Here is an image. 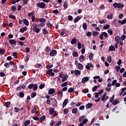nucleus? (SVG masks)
Returning <instances> with one entry per match:
<instances>
[{"mask_svg": "<svg viewBox=\"0 0 126 126\" xmlns=\"http://www.w3.org/2000/svg\"><path fill=\"white\" fill-rule=\"evenodd\" d=\"M113 6L115 7V8H123L124 7V5L123 3H117L115 2L113 4Z\"/></svg>", "mask_w": 126, "mask_h": 126, "instance_id": "obj_1", "label": "nucleus"}, {"mask_svg": "<svg viewBox=\"0 0 126 126\" xmlns=\"http://www.w3.org/2000/svg\"><path fill=\"white\" fill-rule=\"evenodd\" d=\"M49 114L50 115H53V117H57V111H55V108H50L49 110Z\"/></svg>", "mask_w": 126, "mask_h": 126, "instance_id": "obj_2", "label": "nucleus"}, {"mask_svg": "<svg viewBox=\"0 0 126 126\" xmlns=\"http://www.w3.org/2000/svg\"><path fill=\"white\" fill-rule=\"evenodd\" d=\"M57 54H58V52H57V50H52L50 51L49 53V55L50 56V57H56Z\"/></svg>", "mask_w": 126, "mask_h": 126, "instance_id": "obj_3", "label": "nucleus"}, {"mask_svg": "<svg viewBox=\"0 0 126 126\" xmlns=\"http://www.w3.org/2000/svg\"><path fill=\"white\" fill-rule=\"evenodd\" d=\"M37 5L38 7H40V8H45L46 7V3L43 2H38Z\"/></svg>", "mask_w": 126, "mask_h": 126, "instance_id": "obj_4", "label": "nucleus"}, {"mask_svg": "<svg viewBox=\"0 0 126 126\" xmlns=\"http://www.w3.org/2000/svg\"><path fill=\"white\" fill-rule=\"evenodd\" d=\"M104 36L105 37V38H107V37H108V33H107V32H102V34L99 35V38L100 40H103Z\"/></svg>", "mask_w": 126, "mask_h": 126, "instance_id": "obj_5", "label": "nucleus"}, {"mask_svg": "<svg viewBox=\"0 0 126 126\" xmlns=\"http://www.w3.org/2000/svg\"><path fill=\"white\" fill-rule=\"evenodd\" d=\"M33 31L35 32V33H39L40 32V29L37 27V24H34L33 25Z\"/></svg>", "mask_w": 126, "mask_h": 126, "instance_id": "obj_6", "label": "nucleus"}, {"mask_svg": "<svg viewBox=\"0 0 126 126\" xmlns=\"http://www.w3.org/2000/svg\"><path fill=\"white\" fill-rule=\"evenodd\" d=\"M75 64L77 65V67H78V69L80 70H82L83 69V65L81 64V63H79L78 64L76 63H75Z\"/></svg>", "mask_w": 126, "mask_h": 126, "instance_id": "obj_7", "label": "nucleus"}, {"mask_svg": "<svg viewBox=\"0 0 126 126\" xmlns=\"http://www.w3.org/2000/svg\"><path fill=\"white\" fill-rule=\"evenodd\" d=\"M46 73L51 76H54V75H55V73L53 72V69H50L49 70H47Z\"/></svg>", "mask_w": 126, "mask_h": 126, "instance_id": "obj_8", "label": "nucleus"}, {"mask_svg": "<svg viewBox=\"0 0 126 126\" xmlns=\"http://www.w3.org/2000/svg\"><path fill=\"white\" fill-rule=\"evenodd\" d=\"M63 94L62 92H58V96H57V99L58 100L62 99V98H63Z\"/></svg>", "mask_w": 126, "mask_h": 126, "instance_id": "obj_9", "label": "nucleus"}, {"mask_svg": "<svg viewBox=\"0 0 126 126\" xmlns=\"http://www.w3.org/2000/svg\"><path fill=\"white\" fill-rule=\"evenodd\" d=\"M88 80H89V77H85L82 79L81 82L82 83H85V82H87Z\"/></svg>", "mask_w": 126, "mask_h": 126, "instance_id": "obj_10", "label": "nucleus"}, {"mask_svg": "<svg viewBox=\"0 0 126 126\" xmlns=\"http://www.w3.org/2000/svg\"><path fill=\"white\" fill-rule=\"evenodd\" d=\"M115 40L117 42V44H120V42H121V37L117 36L115 37Z\"/></svg>", "mask_w": 126, "mask_h": 126, "instance_id": "obj_11", "label": "nucleus"}, {"mask_svg": "<svg viewBox=\"0 0 126 126\" xmlns=\"http://www.w3.org/2000/svg\"><path fill=\"white\" fill-rule=\"evenodd\" d=\"M25 31H27V27H26L22 28L20 29V32H21V33H24Z\"/></svg>", "mask_w": 126, "mask_h": 126, "instance_id": "obj_12", "label": "nucleus"}, {"mask_svg": "<svg viewBox=\"0 0 126 126\" xmlns=\"http://www.w3.org/2000/svg\"><path fill=\"white\" fill-rule=\"evenodd\" d=\"M9 43L10 45H15L16 44V40L14 39H10L9 40Z\"/></svg>", "mask_w": 126, "mask_h": 126, "instance_id": "obj_13", "label": "nucleus"}, {"mask_svg": "<svg viewBox=\"0 0 126 126\" xmlns=\"http://www.w3.org/2000/svg\"><path fill=\"white\" fill-rule=\"evenodd\" d=\"M55 89H50L48 91V94H49V95H52V94H54L55 93Z\"/></svg>", "mask_w": 126, "mask_h": 126, "instance_id": "obj_14", "label": "nucleus"}, {"mask_svg": "<svg viewBox=\"0 0 126 126\" xmlns=\"http://www.w3.org/2000/svg\"><path fill=\"white\" fill-rule=\"evenodd\" d=\"M23 22L24 23V24L26 25V26H29V22L28 21V20L24 19L23 20Z\"/></svg>", "mask_w": 126, "mask_h": 126, "instance_id": "obj_15", "label": "nucleus"}, {"mask_svg": "<svg viewBox=\"0 0 126 126\" xmlns=\"http://www.w3.org/2000/svg\"><path fill=\"white\" fill-rule=\"evenodd\" d=\"M79 60L80 63H83L84 62V56L83 55H81L79 58Z\"/></svg>", "mask_w": 126, "mask_h": 126, "instance_id": "obj_16", "label": "nucleus"}, {"mask_svg": "<svg viewBox=\"0 0 126 126\" xmlns=\"http://www.w3.org/2000/svg\"><path fill=\"white\" fill-rule=\"evenodd\" d=\"M68 102V99H65L63 102V108H64V107H65V106H66V105H67V102Z\"/></svg>", "mask_w": 126, "mask_h": 126, "instance_id": "obj_17", "label": "nucleus"}, {"mask_svg": "<svg viewBox=\"0 0 126 126\" xmlns=\"http://www.w3.org/2000/svg\"><path fill=\"white\" fill-rule=\"evenodd\" d=\"M116 48H115V46H110L109 48V51H110L111 52H114L115 51Z\"/></svg>", "mask_w": 126, "mask_h": 126, "instance_id": "obj_18", "label": "nucleus"}, {"mask_svg": "<svg viewBox=\"0 0 126 126\" xmlns=\"http://www.w3.org/2000/svg\"><path fill=\"white\" fill-rule=\"evenodd\" d=\"M45 120H46V116H41L39 119V122L40 123H42V122H44V121H45Z\"/></svg>", "mask_w": 126, "mask_h": 126, "instance_id": "obj_19", "label": "nucleus"}, {"mask_svg": "<svg viewBox=\"0 0 126 126\" xmlns=\"http://www.w3.org/2000/svg\"><path fill=\"white\" fill-rule=\"evenodd\" d=\"M47 21V20H46L45 18H41L39 19V22H40L41 23H45Z\"/></svg>", "mask_w": 126, "mask_h": 126, "instance_id": "obj_20", "label": "nucleus"}, {"mask_svg": "<svg viewBox=\"0 0 126 126\" xmlns=\"http://www.w3.org/2000/svg\"><path fill=\"white\" fill-rule=\"evenodd\" d=\"M77 41V40L76 38H73L71 41V44L72 45H74V44H76V42Z\"/></svg>", "mask_w": 126, "mask_h": 126, "instance_id": "obj_21", "label": "nucleus"}, {"mask_svg": "<svg viewBox=\"0 0 126 126\" xmlns=\"http://www.w3.org/2000/svg\"><path fill=\"white\" fill-rule=\"evenodd\" d=\"M74 73L75 75H80L81 72L79 70H75Z\"/></svg>", "mask_w": 126, "mask_h": 126, "instance_id": "obj_22", "label": "nucleus"}, {"mask_svg": "<svg viewBox=\"0 0 126 126\" xmlns=\"http://www.w3.org/2000/svg\"><path fill=\"white\" fill-rule=\"evenodd\" d=\"M94 57V54L93 53H91L90 55L89 56V58L90 61H92V60H93V58Z\"/></svg>", "mask_w": 126, "mask_h": 126, "instance_id": "obj_23", "label": "nucleus"}, {"mask_svg": "<svg viewBox=\"0 0 126 126\" xmlns=\"http://www.w3.org/2000/svg\"><path fill=\"white\" fill-rule=\"evenodd\" d=\"M16 69H17V66H16V64H15L13 65V68L11 69L12 72H14Z\"/></svg>", "mask_w": 126, "mask_h": 126, "instance_id": "obj_24", "label": "nucleus"}, {"mask_svg": "<svg viewBox=\"0 0 126 126\" xmlns=\"http://www.w3.org/2000/svg\"><path fill=\"white\" fill-rule=\"evenodd\" d=\"M67 78H68V76H67V74H65L64 76H63V80L62 81L63 82H64V81H65V80L66 79H67Z\"/></svg>", "mask_w": 126, "mask_h": 126, "instance_id": "obj_25", "label": "nucleus"}, {"mask_svg": "<svg viewBox=\"0 0 126 126\" xmlns=\"http://www.w3.org/2000/svg\"><path fill=\"white\" fill-rule=\"evenodd\" d=\"M83 28L84 30H87V23L85 22L83 24Z\"/></svg>", "mask_w": 126, "mask_h": 126, "instance_id": "obj_26", "label": "nucleus"}, {"mask_svg": "<svg viewBox=\"0 0 126 126\" xmlns=\"http://www.w3.org/2000/svg\"><path fill=\"white\" fill-rule=\"evenodd\" d=\"M78 112V109L77 108H73L72 110V114H77Z\"/></svg>", "mask_w": 126, "mask_h": 126, "instance_id": "obj_27", "label": "nucleus"}, {"mask_svg": "<svg viewBox=\"0 0 126 126\" xmlns=\"http://www.w3.org/2000/svg\"><path fill=\"white\" fill-rule=\"evenodd\" d=\"M100 87L99 85H97V86H95L93 88V92H95V91H96V90H97V88Z\"/></svg>", "mask_w": 126, "mask_h": 126, "instance_id": "obj_28", "label": "nucleus"}, {"mask_svg": "<svg viewBox=\"0 0 126 126\" xmlns=\"http://www.w3.org/2000/svg\"><path fill=\"white\" fill-rule=\"evenodd\" d=\"M84 119H85V116H82L80 117L79 118V122H80V123H81V122H82V121H83V120H84Z\"/></svg>", "mask_w": 126, "mask_h": 126, "instance_id": "obj_29", "label": "nucleus"}, {"mask_svg": "<svg viewBox=\"0 0 126 126\" xmlns=\"http://www.w3.org/2000/svg\"><path fill=\"white\" fill-rule=\"evenodd\" d=\"M98 34H99V32H98L94 31L93 32V36L94 37L97 36Z\"/></svg>", "mask_w": 126, "mask_h": 126, "instance_id": "obj_30", "label": "nucleus"}, {"mask_svg": "<svg viewBox=\"0 0 126 126\" xmlns=\"http://www.w3.org/2000/svg\"><path fill=\"white\" fill-rule=\"evenodd\" d=\"M11 104V102H10V101H7L5 103V107L6 108H9V106H10Z\"/></svg>", "mask_w": 126, "mask_h": 126, "instance_id": "obj_31", "label": "nucleus"}, {"mask_svg": "<svg viewBox=\"0 0 126 126\" xmlns=\"http://www.w3.org/2000/svg\"><path fill=\"white\" fill-rule=\"evenodd\" d=\"M51 51V47H49L48 46H46L45 48V52L46 53H49Z\"/></svg>", "mask_w": 126, "mask_h": 126, "instance_id": "obj_32", "label": "nucleus"}, {"mask_svg": "<svg viewBox=\"0 0 126 126\" xmlns=\"http://www.w3.org/2000/svg\"><path fill=\"white\" fill-rule=\"evenodd\" d=\"M106 20L102 19L101 20H99L98 22L100 24H104V23H106Z\"/></svg>", "mask_w": 126, "mask_h": 126, "instance_id": "obj_33", "label": "nucleus"}, {"mask_svg": "<svg viewBox=\"0 0 126 126\" xmlns=\"http://www.w3.org/2000/svg\"><path fill=\"white\" fill-rule=\"evenodd\" d=\"M32 89L33 91H36L38 89V86L37 84L34 85L33 87H32Z\"/></svg>", "mask_w": 126, "mask_h": 126, "instance_id": "obj_34", "label": "nucleus"}, {"mask_svg": "<svg viewBox=\"0 0 126 126\" xmlns=\"http://www.w3.org/2000/svg\"><path fill=\"white\" fill-rule=\"evenodd\" d=\"M110 28V25L107 24L105 26H103V29L105 30H107V29H109Z\"/></svg>", "mask_w": 126, "mask_h": 126, "instance_id": "obj_35", "label": "nucleus"}, {"mask_svg": "<svg viewBox=\"0 0 126 126\" xmlns=\"http://www.w3.org/2000/svg\"><path fill=\"white\" fill-rule=\"evenodd\" d=\"M19 96L21 98H23L24 97V93L23 92H20L19 93Z\"/></svg>", "mask_w": 126, "mask_h": 126, "instance_id": "obj_36", "label": "nucleus"}, {"mask_svg": "<svg viewBox=\"0 0 126 126\" xmlns=\"http://www.w3.org/2000/svg\"><path fill=\"white\" fill-rule=\"evenodd\" d=\"M107 95V93H105L103 96L101 97V101H104L105 100V98H106V96Z\"/></svg>", "mask_w": 126, "mask_h": 126, "instance_id": "obj_37", "label": "nucleus"}, {"mask_svg": "<svg viewBox=\"0 0 126 126\" xmlns=\"http://www.w3.org/2000/svg\"><path fill=\"white\" fill-rule=\"evenodd\" d=\"M29 124H30V120H27L24 123V126H27L28 125H29Z\"/></svg>", "mask_w": 126, "mask_h": 126, "instance_id": "obj_38", "label": "nucleus"}, {"mask_svg": "<svg viewBox=\"0 0 126 126\" xmlns=\"http://www.w3.org/2000/svg\"><path fill=\"white\" fill-rule=\"evenodd\" d=\"M73 91H74V89H73V88H70L68 90V92L69 93H71L73 92Z\"/></svg>", "mask_w": 126, "mask_h": 126, "instance_id": "obj_39", "label": "nucleus"}, {"mask_svg": "<svg viewBox=\"0 0 126 126\" xmlns=\"http://www.w3.org/2000/svg\"><path fill=\"white\" fill-rule=\"evenodd\" d=\"M79 20H80V17H79V16H78L77 17H76L75 19V21H74L75 23L78 22V21H79Z\"/></svg>", "mask_w": 126, "mask_h": 126, "instance_id": "obj_40", "label": "nucleus"}, {"mask_svg": "<svg viewBox=\"0 0 126 126\" xmlns=\"http://www.w3.org/2000/svg\"><path fill=\"white\" fill-rule=\"evenodd\" d=\"M11 11L14 12L16 10V7L15 6H12L11 8Z\"/></svg>", "mask_w": 126, "mask_h": 126, "instance_id": "obj_41", "label": "nucleus"}, {"mask_svg": "<svg viewBox=\"0 0 126 126\" xmlns=\"http://www.w3.org/2000/svg\"><path fill=\"white\" fill-rule=\"evenodd\" d=\"M72 55L73 57H74V58H76V57L78 56V53H77V52H75L73 53Z\"/></svg>", "mask_w": 126, "mask_h": 126, "instance_id": "obj_42", "label": "nucleus"}, {"mask_svg": "<svg viewBox=\"0 0 126 126\" xmlns=\"http://www.w3.org/2000/svg\"><path fill=\"white\" fill-rule=\"evenodd\" d=\"M121 90V93L120 94V96H122V95H123V93L125 92V90H126V89H125V88H122Z\"/></svg>", "mask_w": 126, "mask_h": 126, "instance_id": "obj_43", "label": "nucleus"}, {"mask_svg": "<svg viewBox=\"0 0 126 126\" xmlns=\"http://www.w3.org/2000/svg\"><path fill=\"white\" fill-rule=\"evenodd\" d=\"M115 69L116 71L119 72V71H120V69H121V67H120V66H116Z\"/></svg>", "mask_w": 126, "mask_h": 126, "instance_id": "obj_44", "label": "nucleus"}, {"mask_svg": "<svg viewBox=\"0 0 126 126\" xmlns=\"http://www.w3.org/2000/svg\"><path fill=\"white\" fill-rule=\"evenodd\" d=\"M4 53H5V50H4V49H2L0 50V54H1V55H4Z\"/></svg>", "mask_w": 126, "mask_h": 126, "instance_id": "obj_45", "label": "nucleus"}, {"mask_svg": "<svg viewBox=\"0 0 126 126\" xmlns=\"http://www.w3.org/2000/svg\"><path fill=\"white\" fill-rule=\"evenodd\" d=\"M62 87H65L67 86V82H64L61 85Z\"/></svg>", "mask_w": 126, "mask_h": 126, "instance_id": "obj_46", "label": "nucleus"}, {"mask_svg": "<svg viewBox=\"0 0 126 126\" xmlns=\"http://www.w3.org/2000/svg\"><path fill=\"white\" fill-rule=\"evenodd\" d=\"M62 125V121H58L57 124H55V126H60Z\"/></svg>", "mask_w": 126, "mask_h": 126, "instance_id": "obj_47", "label": "nucleus"}, {"mask_svg": "<svg viewBox=\"0 0 126 126\" xmlns=\"http://www.w3.org/2000/svg\"><path fill=\"white\" fill-rule=\"evenodd\" d=\"M93 106V104H92V103H88L87 104V106H86V107H87L88 108H91V107H92Z\"/></svg>", "mask_w": 126, "mask_h": 126, "instance_id": "obj_48", "label": "nucleus"}, {"mask_svg": "<svg viewBox=\"0 0 126 126\" xmlns=\"http://www.w3.org/2000/svg\"><path fill=\"white\" fill-rule=\"evenodd\" d=\"M33 87H34V84H31L29 85L28 88H29V89H32V88H33Z\"/></svg>", "mask_w": 126, "mask_h": 126, "instance_id": "obj_49", "label": "nucleus"}, {"mask_svg": "<svg viewBox=\"0 0 126 126\" xmlns=\"http://www.w3.org/2000/svg\"><path fill=\"white\" fill-rule=\"evenodd\" d=\"M67 3H66V2H64V4H63V7L64 8V9H66V8H67Z\"/></svg>", "mask_w": 126, "mask_h": 126, "instance_id": "obj_50", "label": "nucleus"}, {"mask_svg": "<svg viewBox=\"0 0 126 126\" xmlns=\"http://www.w3.org/2000/svg\"><path fill=\"white\" fill-rule=\"evenodd\" d=\"M9 18H11V19H15V18H16V17L13 15H9Z\"/></svg>", "mask_w": 126, "mask_h": 126, "instance_id": "obj_51", "label": "nucleus"}, {"mask_svg": "<svg viewBox=\"0 0 126 126\" xmlns=\"http://www.w3.org/2000/svg\"><path fill=\"white\" fill-rule=\"evenodd\" d=\"M42 33H43V34H48L49 33V32H47V31L46 30V29H44L42 30Z\"/></svg>", "mask_w": 126, "mask_h": 126, "instance_id": "obj_52", "label": "nucleus"}, {"mask_svg": "<svg viewBox=\"0 0 126 126\" xmlns=\"http://www.w3.org/2000/svg\"><path fill=\"white\" fill-rule=\"evenodd\" d=\"M107 61L108 62V63L112 62V57H111V56H108L107 57Z\"/></svg>", "mask_w": 126, "mask_h": 126, "instance_id": "obj_53", "label": "nucleus"}, {"mask_svg": "<svg viewBox=\"0 0 126 126\" xmlns=\"http://www.w3.org/2000/svg\"><path fill=\"white\" fill-rule=\"evenodd\" d=\"M119 103V100H115L113 102H112V105H117Z\"/></svg>", "mask_w": 126, "mask_h": 126, "instance_id": "obj_54", "label": "nucleus"}, {"mask_svg": "<svg viewBox=\"0 0 126 126\" xmlns=\"http://www.w3.org/2000/svg\"><path fill=\"white\" fill-rule=\"evenodd\" d=\"M68 20L69 21H71L72 20H73V17H72L71 15H69V16H68Z\"/></svg>", "mask_w": 126, "mask_h": 126, "instance_id": "obj_55", "label": "nucleus"}, {"mask_svg": "<svg viewBox=\"0 0 126 126\" xmlns=\"http://www.w3.org/2000/svg\"><path fill=\"white\" fill-rule=\"evenodd\" d=\"M36 112V108H33L32 109L31 113L32 114H35Z\"/></svg>", "mask_w": 126, "mask_h": 126, "instance_id": "obj_56", "label": "nucleus"}, {"mask_svg": "<svg viewBox=\"0 0 126 126\" xmlns=\"http://www.w3.org/2000/svg\"><path fill=\"white\" fill-rule=\"evenodd\" d=\"M64 115H67L68 114V109H64Z\"/></svg>", "mask_w": 126, "mask_h": 126, "instance_id": "obj_57", "label": "nucleus"}, {"mask_svg": "<svg viewBox=\"0 0 126 126\" xmlns=\"http://www.w3.org/2000/svg\"><path fill=\"white\" fill-rule=\"evenodd\" d=\"M34 13H35V12H32V13H29V14H28V16H29V17H31V16H32V17L34 15Z\"/></svg>", "mask_w": 126, "mask_h": 126, "instance_id": "obj_58", "label": "nucleus"}, {"mask_svg": "<svg viewBox=\"0 0 126 126\" xmlns=\"http://www.w3.org/2000/svg\"><path fill=\"white\" fill-rule=\"evenodd\" d=\"M108 19H113V15L112 14L107 16Z\"/></svg>", "mask_w": 126, "mask_h": 126, "instance_id": "obj_59", "label": "nucleus"}, {"mask_svg": "<svg viewBox=\"0 0 126 126\" xmlns=\"http://www.w3.org/2000/svg\"><path fill=\"white\" fill-rule=\"evenodd\" d=\"M87 122H88V119H84L82 121V123L84 124V125H85V124H86L87 123Z\"/></svg>", "mask_w": 126, "mask_h": 126, "instance_id": "obj_60", "label": "nucleus"}, {"mask_svg": "<svg viewBox=\"0 0 126 126\" xmlns=\"http://www.w3.org/2000/svg\"><path fill=\"white\" fill-rule=\"evenodd\" d=\"M107 32H108V34H110V35H112V34H113V31H112V30H111V29H109L107 31Z\"/></svg>", "mask_w": 126, "mask_h": 126, "instance_id": "obj_61", "label": "nucleus"}, {"mask_svg": "<svg viewBox=\"0 0 126 126\" xmlns=\"http://www.w3.org/2000/svg\"><path fill=\"white\" fill-rule=\"evenodd\" d=\"M37 95V94L36 93H33L31 94L32 98H34V97H35V96Z\"/></svg>", "mask_w": 126, "mask_h": 126, "instance_id": "obj_62", "label": "nucleus"}, {"mask_svg": "<svg viewBox=\"0 0 126 126\" xmlns=\"http://www.w3.org/2000/svg\"><path fill=\"white\" fill-rule=\"evenodd\" d=\"M45 25V24L42 23L39 24L38 26L39 27H44Z\"/></svg>", "mask_w": 126, "mask_h": 126, "instance_id": "obj_63", "label": "nucleus"}, {"mask_svg": "<svg viewBox=\"0 0 126 126\" xmlns=\"http://www.w3.org/2000/svg\"><path fill=\"white\" fill-rule=\"evenodd\" d=\"M4 66L6 67V68L9 67V63H4Z\"/></svg>", "mask_w": 126, "mask_h": 126, "instance_id": "obj_64", "label": "nucleus"}]
</instances>
